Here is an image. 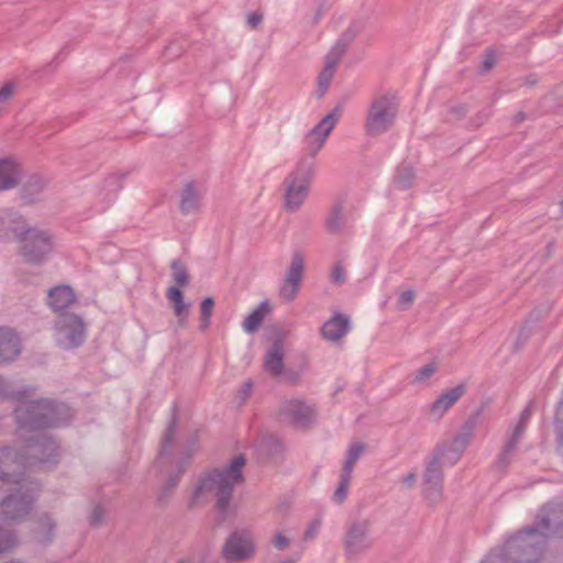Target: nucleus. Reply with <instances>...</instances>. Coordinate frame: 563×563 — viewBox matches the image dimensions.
<instances>
[{
	"mask_svg": "<svg viewBox=\"0 0 563 563\" xmlns=\"http://www.w3.org/2000/svg\"><path fill=\"white\" fill-rule=\"evenodd\" d=\"M246 463L243 454L234 456L228 466L213 468L205 474L198 482L192 494L189 507H196L210 498H216V509L220 520H225L233 490L236 485L244 482L242 470Z\"/></svg>",
	"mask_w": 563,
	"mask_h": 563,
	"instance_id": "obj_2",
	"label": "nucleus"
},
{
	"mask_svg": "<svg viewBox=\"0 0 563 563\" xmlns=\"http://www.w3.org/2000/svg\"><path fill=\"white\" fill-rule=\"evenodd\" d=\"M21 350L20 336L10 328H0V364L14 361Z\"/></svg>",
	"mask_w": 563,
	"mask_h": 563,
	"instance_id": "obj_19",
	"label": "nucleus"
},
{
	"mask_svg": "<svg viewBox=\"0 0 563 563\" xmlns=\"http://www.w3.org/2000/svg\"><path fill=\"white\" fill-rule=\"evenodd\" d=\"M29 229L30 225L18 211L5 209L0 212V239L20 241Z\"/></svg>",
	"mask_w": 563,
	"mask_h": 563,
	"instance_id": "obj_18",
	"label": "nucleus"
},
{
	"mask_svg": "<svg viewBox=\"0 0 563 563\" xmlns=\"http://www.w3.org/2000/svg\"><path fill=\"white\" fill-rule=\"evenodd\" d=\"M554 250H555V244L553 241L549 242L544 249V256L547 258L551 257L554 253Z\"/></svg>",
	"mask_w": 563,
	"mask_h": 563,
	"instance_id": "obj_57",
	"label": "nucleus"
},
{
	"mask_svg": "<svg viewBox=\"0 0 563 563\" xmlns=\"http://www.w3.org/2000/svg\"><path fill=\"white\" fill-rule=\"evenodd\" d=\"M316 529L317 527H310L306 532H305V539L306 540H309V539H312L314 538V533H316Z\"/></svg>",
	"mask_w": 563,
	"mask_h": 563,
	"instance_id": "obj_60",
	"label": "nucleus"
},
{
	"mask_svg": "<svg viewBox=\"0 0 563 563\" xmlns=\"http://www.w3.org/2000/svg\"><path fill=\"white\" fill-rule=\"evenodd\" d=\"M467 112V108L464 104L455 106L450 108V114L453 119H461Z\"/></svg>",
	"mask_w": 563,
	"mask_h": 563,
	"instance_id": "obj_54",
	"label": "nucleus"
},
{
	"mask_svg": "<svg viewBox=\"0 0 563 563\" xmlns=\"http://www.w3.org/2000/svg\"><path fill=\"white\" fill-rule=\"evenodd\" d=\"M443 452L435 453L426 464L423 484H437L443 482L441 456Z\"/></svg>",
	"mask_w": 563,
	"mask_h": 563,
	"instance_id": "obj_32",
	"label": "nucleus"
},
{
	"mask_svg": "<svg viewBox=\"0 0 563 563\" xmlns=\"http://www.w3.org/2000/svg\"><path fill=\"white\" fill-rule=\"evenodd\" d=\"M283 378L286 383L288 384H291V385H296L298 384V382L300 380V376L297 372L295 371H291V369H285L284 368V372H283Z\"/></svg>",
	"mask_w": 563,
	"mask_h": 563,
	"instance_id": "obj_52",
	"label": "nucleus"
},
{
	"mask_svg": "<svg viewBox=\"0 0 563 563\" xmlns=\"http://www.w3.org/2000/svg\"><path fill=\"white\" fill-rule=\"evenodd\" d=\"M495 63H496V60H495L494 52L492 49H487L486 54H485V58L482 64L483 71L484 73L489 71L494 67Z\"/></svg>",
	"mask_w": 563,
	"mask_h": 563,
	"instance_id": "obj_50",
	"label": "nucleus"
},
{
	"mask_svg": "<svg viewBox=\"0 0 563 563\" xmlns=\"http://www.w3.org/2000/svg\"><path fill=\"white\" fill-rule=\"evenodd\" d=\"M474 427H475V420L474 419L467 420L465 422V424L463 426L462 431L454 437V439L449 448V451H452V452L456 453L457 456H460L461 453L465 451L466 446L468 445V443L472 439Z\"/></svg>",
	"mask_w": 563,
	"mask_h": 563,
	"instance_id": "obj_31",
	"label": "nucleus"
},
{
	"mask_svg": "<svg viewBox=\"0 0 563 563\" xmlns=\"http://www.w3.org/2000/svg\"><path fill=\"white\" fill-rule=\"evenodd\" d=\"M202 191L195 181H188L184 185L180 192L179 209L183 214L196 212L200 207Z\"/></svg>",
	"mask_w": 563,
	"mask_h": 563,
	"instance_id": "obj_24",
	"label": "nucleus"
},
{
	"mask_svg": "<svg viewBox=\"0 0 563 563\" xmlns=\"http://www.w3.org/2000/svg\"><path fill=\"white\" fill-rule=\"evenodd\" d=\"M283 349V342L275 340L266 353L264 366L273 377H280L284 372Z\"/></svg>",
	"mask_w": 563,
	"mask_h": 563,
	"instance_id": "obj_26",
	"label": "nucleus"
},
{
	"mask_svg": "<svg viewBox=\"0 0 563 563\" xmlns=\"http://www.w3.org/2000/svg\"><path fill=\"white\" fill-rule=\"evenodd\" d=\"M351 481H352L351 474L343 473V472L340 473L339 484H338V487L334 490L333 496H332V500L335 504L342 505L345 501L347 494H349Z\"/></svg>",
	"mask_w": 563,
	"mask_h": 563,
	"instance_id": "obj_36",
	"label": "nucleus"
},
{
	"mask_svg": "<svg viewBox=\"0 0 563 563\" xmlns=\"http://www.w3.org/2000/svg\"><path fill=\"white\" fill-rule=\"evenodd\" d=\"M0 503V514L4 520L20 521L32 511L37 500L41 485L37 481H22Z\"/></svg>",
	"mask_w": 563,
	"mask_h": 563,
	"instance_id": "obj_7",
	"label": "nucleus"
},
{
	"mask_svg": "<svg viewBox=\"0 0 563 563\" xmlns=\"http://www.w3.org/2000/svg\"><path fill=\"white\" fill-rule=\"evenodd\" d=\"M303 271L305 255L301 251H295L286 277L279 288V296L285 301L290 302L297 297L303 278Z\"/></svg>",
	"mask_w": 563,
	"mask_h": 563,
	"instance_id": "obj_17",
	"label": "nucleus"
},
{
	"mask_svg": "<svg viewBox=\"0 0 563 563\" xmlns=\"http://www.w3.org/2000/svg\"><path fill=\"white\" fill-rule=\"evenodd\" d=\"M76 302V295L68 285H59L49 289L47 295V303L52 310L62 313L67 312L66 309Z\"/></svg>",
	"mask_w": 563,
	"mask_h": 563,
	"instance_id": "obj_21",
	"label": "nucleus"
},
{
	"mask_svg": "<svg viewBox=\"0 0 563 563\" xmlns=\"http://www.w3.org/2000/svg\"><path fill=\"white\" fill-rule=\"evenodd\" d=\"M46 181L40 175L30 176L23 184L20 195L26 203H32L35 197L38 196L45 188Z\"/></svg>",
	"mask_w": 563,
	"mask_h": 563,
	"instance_id": "obj_30",
	"label": "nucleus"
},
{
	"mask_svg": "<svg viewBox=\"0 0 563 563\" xmlns=\"http://www.w3.org/2000/svg\"><path fill=\"white\" fill-rule=\"evenodd\" d=\"M364 451H365V445L363 443H361V442L353 443L346 452V457L343 463L341 472L352 475L353 468Z\"/></svg>",
	"mask_w": 563,
	"mask_h": 563,
	"instance_id": "obj_34",
	"label": "nucleus"
},
{
	"mask_svg": "<svg viewBox=\"0 0 563 563\" xmlns=\"http://www.w3.org/2000/svg\"><path fill=\"white\" fill-rule=\"evenodd\" d=\"M399 111L398 98L393 92L375 96L366 110L363 129L366 135L376 137L393 129Z\"/></svg>",
	"mask_w": 563,
	"mask_h": 563,
	"instance_id": "obj_5",
	"label": "nucleus"
},
{
	"mask_svg": "<svg viewBox=\"0 0 563 563\" xmlns=\"http://www.w3.org/2000/svg\"><path fill=\"white\" fill-rule=\"evenodd\" d=\"M365 26L364 20H354L349 27L342 33L334 46L325 56V65L318 76L317 96L323 97L328 91L333 79L335 67L341 57L345 53L349 45L363 31Z\"/></svg>",
	"mask_w": 563,
	"mask_h": 563,
	"instance_id": "obj_9",
	"label": "nucleus"
},
{
	"mask_svg": "<svg viewBox=\"0 0 563 563\" xmlns=\"http://www.w3.org/2000/svg\"><path fill=\"white\" fill-rule=\"evenodd\" d=\"M423 496L431 505H438L443 499V482L423 484Z\"/></svg>",
	"mask_w": 563,
	"mask_h": 563,
	"instance_id": "obj_39",
	"label": "nucleus"
},
{
	"mask_svg": "<svg viewBox=\"0 0 563 563\" xmlns=\"http://www.w3.org/2000/svg\"><path fill=\"white\" fill-rule=\"evenodd\" d=\"M561 210H562V213H563V200L561 201Z\"/></svg>",
	"mask_w": 563,
	"mask_h": 563,
	"instance_id": "obj_62",
	"label": "nucleus"
},
{
	"mask_svg": "<svg viewBox=\"0 0 563 563\" xmlns=\"http://www.w3.org/2000/svg\"><path fill=\"white\" fill-rule=\"evenodd\" d=\"M54 330L55 340L62 349H76L85 342L86 325L81 317L76 313H59L55 321Z\"/></svg>",
	"mask_w": 563,
	"mask_h": 563,
	"instance_id": "obj_12",
	"label": "nucleus"
},
{
	"mask_svg": "<svg viewBox=\"0 0 563 563\" xmlns=\"http://www.w3.org/2000/svg\"><path fill=\"white\" fill-rule=\"evenodd\" d=\"M269 312V303L262 301L242 322L243 330L250 334L256 332Z\"/></svg>",
	"mask_w": 563,
	"mask_h": 563,
	"instance_id": "obj_29",
	"label": "nucleus"
},
{
	"mask_svg": "<svg viewBox=\"0 0 563 563\" xmlns=\"http://www.w3.org/2000/svg\"><path fill=\"white\" fill-rule=\"evenodd\" d=\"M466 386L459 384L457 386L442 393L430 406V415L440 419L453 405L465 394Z\"/></svg>",
	"mask_w": 563,
	"mask_h": 563,
	"instance_id": "obj_20",
	"label": "nucleus"
},
{
	"mask_svg": "<svg viewBox=\"0 0 563 563\" xmlns=\"http://www.w3.org/2000/svg\"><path fill=\"white\" fill-rule=\"evenodd\" d=\"M18 544V539L12 530L0 527V554L11 551Z\"/></svg>",
	"mask_w": 563,
	"mask_h": 563,
	"instance_id": "obj_40",
	"label": "nucleus"
},
{
	"mask_svg": "<svg viewBox=\"0 0 563 563\" xmlns=\"http://www.w3.org/2000/svg\"><path fill=\"white\" fill-rule=\"evenodd\" d=\"M350 330L349 317L338 312L321 328V335L328 341L335 342L343 338Z\"/></svg>",
	"mask_w": 563,
	"mask_h": 563,
	"instance_id": "obj_23",
	"label": "nucleus"
},
{
	"mask_svg": "<svg viewBox=\"0 0 563 563\" xmlns=\"http://www.w3.org/2000/svg\"><path fill=\"white\" fill-rule=\"evenodd\" d=\"M18 427L38 431L66 426L71 418L70 408L49 398L24 399L14 409Z\"/></svg>",
	"mask_w": 563,
	"mask_h": 563,
	"instance_id": "obj_3",
	"label": "nucleus"
},
{
	"mask_svg": "<svg viewBox=\"0 0 563 563\" xmlns=\"http://www.w3.org/2000/svg\"><path fill=\"white\" fill-rule=\"evenodd\" d=\"M545 539L529 527L509 538L498 552L507 563H536L540 560Z\"/></svg>",
	"mask_w": 563,
	"mask_h": 563,
	"instance_id": "obj_8",
	"label": "nucleus"
},
{
	"mask_svg": "<svg viewBox=\"0 0 563 563\" xmlns=\"http://www.w3.org/2000/svg\"><path fill=\"white\" fill-rule=\"evenodd\" d=\"M415 180V170L410 165L402 164L397 168L394 183L401 189L406 190L410 188Z\"/></svg>",
	"mask_w": 563,
	"mask_h": 563,
	"instance_id": "obj_35",
	"label": "nucleus"
},
{
	"mask_svg": "<svg viewBox=\"0 0 563 563\" xmlns=\"http://www.w3.org/2000/svg\"><path fill=\"white\" fill-rule=\"evenodd\" d=\"M529 532H538L541 539L551 537L563 538V505L549 503L544 505L536 517Z\"/></svg>",
	"mask_w": 563,
	"mask_h": 563,
	"instance_id": "obj_15",
	"label": "nucleus"
},
{
	"mask_svg": "<svg viewBox=\"0 0 563 563\" xmlns=\"http://www.w3.org/2000/svg\"><path fill=\"white\" fill-rule=\"evenodd\" d=\"M272 544L277 550H285L289 547L290 541L282 532L276 533L272 539Z\"/></svg>",
	"mask_w": 563,
	"mask_h": 563,
	"instance_id": "obj_47",
	"label": "nucleus"
},
{
	"mask_svg": "<svg viewBox=\"0 0 563 563\" xmlns=\"http://www.w3.org/2000/svg\"><path fill=\"white\" fill-rule=\"evenodd\" d=\"M296 560L295 559H287L285 561H283L282 563H295Z\"/></svg>",
	"mask_w": 563,
	"mask_h": 563,
	"instance_id": "obj_61",
	"label": "nucleus"
},
{
	"mask_svg": "<svg viewBox=\"0 0 563 563\" xmlns=\"http://www.w3.org/2000/svg\"><path fill=\"white\" fill-rule=\"evenodd\" d=\"M331 279L335 284H343L345 282V269L341 264L335 265L332 269Z\"/></svg>",
	"mask_w": 563,
	"mask_h": 563,
	"instance_id": "obj_48",
	"label": "nucleus"
},
{
	"mask_svg": "<svg viewBox=\"0 0 563 563\" xmlns=\"http://www.w3.org/2000/svg\"><path fill=\"white\" fill-rule=\"evenodd\" d=\"M314 175V161L301 158L296 168L283 181L284 208L288 212L298 211L307 200Z\"/></svg>",
	"mask_w": 563,
	"mask_h": 563,
	"instance_id": "obj_6",
	"label": "nucleus"
},
{
	"mask_svg": "<svg viewBox=\"0 0 563 563\" xmlns=\"http://www.w3.org/2000/svg\"><path fill=\"white\" fill-rule=\"evenodd\" d=\"M517 444L518 443L511 439H509L507 441V443L503 448L501 452L499 453V455L495 462V466L498 470L505 471L509 466V464L511 462V456L516 451Z\"/></svg>",
	"mask_w": 563,
	"mask_h": 563,
	"instance_id": "obj_37",
	"label": "nucleus"
},
{
	"mask_svg": "<svg viewBox=\"0 0 563 563\" xmlns=\"http://www.w3.org/2000/svg\"><path fill=\"white\" fill-rule=\"evenodd\" d=\"M482 563H507L503 560L501 555L497 553H489Z\"/></svg>",
	"mask_w": 563,
	"mask_h": 563,
	"instance_id": "obj_56",
	"label": "nucleus"
},
{
	"mask_svg": "<svg viewBox=\"0 0 563 563\" xmlns=\"http://www.w3.org/2000/svg\"><path fill=\"white\" fill-rule=\"evenodd\" d=\"M13 93V85L5 84L2 88H0V103L7 102Z\"/></svg>",
	"mask_w": 563,
	"mask_h": 563,
	"instance_id": "obj_53",
	"label": "nucleus"
},
{
	"mask_svg": "<svg viewBox=\"0 0 563 563\" xmlns=\"http://www.w3.org/2000/svg\"><path fill=\"white\" fill-rule=\"evenodd\" d=\"M170 268L173 271V278L176 283L175 287L181 288L189 284V275L187 268L179 260H174L172 262Z\"/></svg>",
	"mask_w": 563,
	"mask_h": 563,
	"instance_id": "obj_38",
	"label": "nucleus"
},
{
	"mask_svg": "<svg viewBox=\"0 0 563 563\" xmlns=\"http://www.w3.org/2000/svg\"><path fill=\"white\" fill-rule=\"evenodd\" d=\"M104 509L100 505H96L89 517L90 526L98 527L102 525L104 520Z\"/></svg>",
	"mask_w": 563,
	"mask_h": 563,
	"instance_id": "obj_44",
	"label": "nucleus"
},
{
	"mask_svg": "<svg viewBox=\"0 0 563 563\" xmlns=\"http://www.w3.org/2000/svg\"><path fill=\"white\" fill-rule=\"evenodd\" d=\"M327 230L332 234L342 233L347 227V218L344 212V207L341 201H338L329 211L325 219Z\"/></svg>",
	"mask_w": 563,
	"mask_h": 563,
	"instance_id": "obj_27",
	"label": "nucleus"
},
{
	"mask_svg": "<svg viewBox=\"0 0 563 563\" xmlns=\"http://www.w3.org/2000/svg\"><path fill=\"white\" fill-rule=\"evenodd\" d=\"M251 388H252V383L251 382H245L243 384V388H242V393L245 397H247L251 393Z\"/></svg>",
	"mask_w": 563,
	"mask_h": 563,
	"instance_id": "obj_59",
	"label": "nucleus"
},
{
	"mask_svg": "<svg viewBox=\"0 0 563 563\" xmlns=\"http://www.w3.org/2000/svg\"><path fill=\"white\" fill-rule=\"evenodd\" d=\"M416 482H417V473L415 471L409 472L401 479L402 485L406 486L407 488L413 487Z\"/></svg>",
	"mask_w": 563,
	"mask_h": 563,
	"instance_id": "obj_55",
	"label": "nucleus"
},
{
	"mask_svg": "<svg viewBox=\"0 0 563 563\" xmlns=\"http://www.w3.org/2000/svg\"><path fill=\"white\" fill-rule=\"evenodd\" d=\"M554 420H555L559 438H560L561 442H563V400H561L558 405Z\"/></svg>",
	"mask_w": 563,
	"mask_h": 563,
	"instance_id": "obj_46",
	"label": "nucleus"
},
{
	"mask_svg": "<svg viewBox=\"0 0 563 563\" xmlns=\"http://www.w3.org/2000/svg\"><path fill=\"white\" fill-rule=\"evenodd\" d=\"M314 409L302 399H285L279 404V421L296 428H307L314 419Z\"/></svg>",
	"mask_w": 563,
	"mask_h": 563,
	"instance_id": "obj_16",
	"label": "nucleus"
},
{
	"mask_svg": "<svg viewBox=\"0 0 563 563\" xmlns=\"http://www.w3.org/2000/svg\"><path fill=\"white\" fill-rule=\"evenodd\" d=\"M531 416V410L529 407H527L520 415V419L509 439L514 440L515 442H519L527 426V421L529 420Z\"/></svg>",
	"mask_w": 563,
	"mask_h": 563,
	"instance_id": "obj_41",
	"label": "nucleus"
},
{
	"mask_svg": "<svg viewBox=\"0 0 563 563\" xmlns=\"http://www.w3.org/2000/svg\"><path fill=\"white\" fill-rule=\"evenodd\" d=\"M166 297L173 303L174 313L178 318V323L183 325L188 309V305L184 301L183 291L178 287H169Z\"/></svg>",
	"mask_w": 563,
	"mask_h": 563,
	"instance_id": "obj_33",
	"label": "nucleus"
},
{
	"mask_svg": "<svg viewBox=\"0 0 563 563\" xmlns=\"http://www.w3.org/2000/svg\"><path fill=\"white\" fill-rule=\"evenodd\" d=\"M56 522L48 514H43L37 519V527L34 530L36 542L49 544L55 536Z\"/></svg>",
	"mask_w": 563,
	"mask_h": 563,
	"instance_id": "obj_28",
	"label": "nucleus"
},
{
	"mask_svg": "<svg viewBox=\"0 0 563 563\" xmlns=\"http://www.w3.org/2000/svg\"><path fill=\"white\" fill-rule=\"evenodd\" d=\"M22 178L20 164L11 158H0V191L15 188Z\"/></svg>",
	"mask_w": 563,
	"mask_h": 563,
	"instance_id": "obj_22",
	"label": "nucleus"
},
{
	"mask_svg": "<svg viewBox=\"0 0 563 563\" xmlns=\"http://www.w3.org/2000/svg\"><path fill=\"white\" fill-rule=\"evenodd\" d=\"M210 324V318L209 317H202L200 316V329L205 331Z\"/></svg>",
	"mask_w": 563,
	"mask_h": 563,
	"instance_id": "obj_58",
	"label": "nucleus"
},
{
	"mask_svg": "<svg viewBox=\"0 0 563 563\" xmlns=\"http://www.w3.org/2000/svg\"><path fill=\"white\" fill-rule=\"evenodd\" d=\"M213 299L211 297L205 298L200 305V316L210 318L213 311Z\"/></svg>",
	"mask_w": 563,
	"mask_h": 563,
	"instance_id": "obj_49",
	"label": "nucleus"
},
{
	"mask_svg": "<svg viewBox=\"0 0 563 563\" xmlns=\"http://www.w3.org/2000/svg\"><path fill=\"white\" fill-rule=\"evenodd\" d=\"M125 177V174H113L104 179V187L112 191L118 192L122 188V181Z\"/></svg>",
	"mask_w": 563,
	"mask_h": 563,
	"instance_id": "obj_43",
	"label": "nucleus"
},
{
	"mask_svg": "<svg viewBox=\"0 0 563 563\" xmlns=\"http://www.w3.org/2000/svg\"><path fill=\"white\" fill-rule=\"evenodd\" d=\"M177 430V406L174 405L173 407V413L172 418L169 420V423L163 434L162 441H161V450L158 453V456L154 463V466L157 468H162L166 466L167 464L175 463L177 466V472L175 474H170L168 479L164 483V485L161 488V493L158 494V501L163 503L174 492L175 487L177 486L180 476L184 474L186 465L188 464L191 454H192V446L196 444V438L191 439L188 448L181 452V457L174 461L173 456V450L175 444V434Z\"/></svg>",
	"mask_w": 563,
	"mask_h": 563,
	"instance_id": "obj_4",
	"label": "nucleus"
},
{
	"mask_svg": "<svg viewBox=\"0 0 563 563\" xmlns=\"http://www.w3.org/2000/svg\"><path fill=\"white\" fill-rule=\"evenodd\" d=\"M24 451L20 453L9 446L0 449V481L8 484L33 481L24 476L25 468L58 462L59 445L53 437L41 435L27 439Z\"/></svg>",
	"mask_w": 563,
	"mask_h": 563,
	"instance_id": "obj_1",
	"label": "nucleus"
},
{
	"mask_svg": "<svg viewBox=\"0 0 563 563\" xmlns=\"http://www.w3.org/2000/svg\"><path fill=\"white\" fill-rule=\"evenodd\" d=\"M20 242L23 260L33 265L46 262L56 245L55 238L49 231L31 227Z\"/></svg>",
	"mask_w": 563,
	"mask_h": 563,
	"instance_id": "obj_10",
	"label": "nucleus"
},
{
	"mask_svg": "<svg viewBox=\"0 0 563 563\" xmlns=\"http://www.w3.org/2000/svg\"><path fill=\"white\" fill-rule=\"evenodd\" d=\"M372 522L368 519H358L350 522L343 538L344 554L347 560H357L374 545L371 537Z\"/></svg>",
	"mask_w": 563,
	"mask_h": 563,
	"instance_id": "obj_13",
	"label": "nucleus"
},
{
	"mask_svg": "<svg viewBox=\"0 0 563 563\" xmlns=\"http://www.w3.org/2000/svg\"><path fill=\"white\" fill-rule=\"evenodd\" d=\"M36 395V387L25 385L15 387L10 380L0 377V398L12 400L19 404L21 400L32 398Z\"/></svg>",
	"mask_w": 563,
	"mask_h": 563,
	"instance_id": "obj_25",
	"label": "nucleus"
},
{
	"mask_svg": "<svg viewBox=\"0 0 563 563\" xmlns=\"http://www.w3.org/2000/svg\"><path fill=\"white\" fill-rule=\"evenodd\" d=\"M343 108L342 106L334 107L327 115H324L317 125H314L309 133L305 137V151L307 156L303 158H311L314 161V157L323 147L328 136L331 134L332 130L335 128L340 118L342 117Z\"/></svg>",
	"mask_w": 563,
	"mask_h": 563,
	"instance_id": "obj_14",
	"label": "nucleus"
},
{
	"mask_svg": "<svg viewBox=\"0 0 563 563\" xmlns=\"http://www.w3.org/2000/svg\"><path fill=\"white\" fill-rule=\"evenodd\" d=\"M416 294L413 290L408 289L400 294L398 305L401 309H407L413 302Z\"/></svg>",
	"mask_w": 563,
	"mask_h": 563,
	"instance_id": "obj_45",
	"label": "nucleus"
},
{
	"mask_svg": "<svg viewBox=\"0 0 563 563\" xmlns=\"http://www.w3.org/2000/svg\"><path fill=\"white\" fill-rule=\"evenodd\" d=\"M263 22V14L260 12H252L247 15V26L255 30Z\"/></svg>",
	"mask_w": 563,
	"mask_h": 563,
	"instance_id": "obj_51",
	"label": "nucleus"
},
{
	"mask_svg": "<svg viewBox=\"0 0 563 563\" xmlns=\"http://www.w3.org/2000/svg\"><path fill=\"white\" fill-rule=\"evenodd\" d=\"M438 366L434 363H430L420 369H418L415 374L412 383L415 384H423L428 382L432 375L437 372Z\"/></svg>",
	"mask_w": 563,
	"mask_h": 563,
	"instance_id": "obj_42",
	"label": "nucleus"
},
{
	"mask_svg": "<svg viewBox=\"0 0 563 563\" xmlns=\"http://www.w3.org/2000/svg\"><path fill=\"white\" fill-rule=\"evenodd\" d=\"M256 554L254 534L250 529H235L224 540L221 555L227 563H244Z\"/></svg>",
	"mask_w": 563,
	"mask_h": 563,
	"instance_id": "obj_11",
	"label": "nucleus"
}]
</instances>
